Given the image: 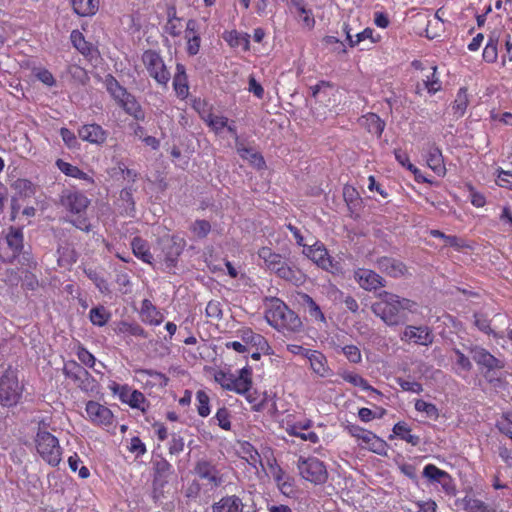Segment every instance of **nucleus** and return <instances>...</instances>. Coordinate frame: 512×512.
Segmentation results:
<instances>
[{
	"mask_svg": "<svg viewBox=\"0 0 512 512\" xmlns=\"http://www.w3.org/2000/svg\"><path fill=\"white\" fill-rule=\"evenodd\" d=\"M371 309L388 326H397L406 322L408 313H417L418 304L411 299L383 291L379 294V301Z\"/></svg>",
	"mask_w": 512,
	"mask_h": 512,
	"instance_id": "1",
	"label": "nucleus"
},
{
	"mask_svg": "<svg viewBox=\"0 0 512 512\" xmlns=\"http://www.w3.org/2000/svg\"><path fill=\"white\" fill-rule=\"evenodd\" d=\"M265 319L271 327L282 333H295L302 328L300 317L277 297L266 298Z\"/></svg>",
	"mask_w": 512,
	"mask_h": 512,
	"instance_id": "2",
	"label": "nucleus"
},
{
	"mask_svg": "<svg viewBox=\"0 0 512 512\" xmlns=\"http://www.w3.org/2000/svg\"><path fill=\"white\" fill-rule=\"evenodd\" d=\"M214 380L224 390L242 395L253 386V369L248 364L233 373L231 370H217L214 373Z\"/></svg>",
	"mask_w": 512,
	"mask_h": 512,
	"instance_id": "3",
	"label": "nucleus"
},
{
	"mask_svg": "<svg viewBox=\"0 0 512 512\" xmlns=\"http://www.w3.org/2000/svg\"><path fill=\"white\" fill-rule=\"evenodd\" d=\"M105 86L110 96L115 100L117 105L121 107L128 115L132 116L138 121L145 119V112L137 101L136 97L127 91L117 79L108 75L105 78Z\"/></svg>",
	"mask_w": 512,
	"mask_h": 512,
	"instance_id": "4",
	"label": "nucleus"
},
{
	"mask_svg": "<svg viewBox=\"0 0 512 512\" xmlns=\"http://www.w3.org/2000/svg\"><path fill=\"white\" fill-rule=\"evenodd\" d=\"M105 86L110 96L115 100L117 105L121 107L128 115L132 116L138 121L145 119V112L137 101L136 97L127 91L117 79L108 75L105 78Z\"/></svg>",
	"mask_w": 512,
	"mask_h": 512,
	"instance_id": "5",
	"label": "nucleus"
},
{
	"mask_svg": "<svg viewBox=\"0 0 512 512\" xmlns=\"http://www.w3.org/2000/svg\"><path fill=\"white\" fill-rule=\"evenodd\" d=\"M89 204L90 200L83 193L74 192L66 196V207L68 209L66 221L79 230L90 231L91 224L87 217Z\"/></svg>",
	"mask_w": 512,
	"mask_h": 512,
	"instance_id": "6",
	"label": "nucleus"
},
{
	"mask_svg": "<svg viewBox=\"0 0 512 512\" xmlns=\"http://www.w3.org/2000/svg\"><path fill=\"white\" fill-rule=\"evenodd\" d=\"M297 470L302 479L314 485L325 484L329 477L326 464L315 456H299Z\"/></svg>",
	"mask_w": 512,
	"mask_h": 512,
	"instance_id": "7",
	"label": "nucleus"
},
{
	"mask_svg": "<svg viewBox=\"0 0 512 512\" xmlns=\"http://www.w3.org/2000/svg\"><path fill=\"white\" fill-rule=\"evenodd\" d=\"M23 392L17 374L7 369L0 378V404L4 407H13L18 404Z\"/></svg>",
	"mask_w": 512,
	"mask_h": 512,
	"instance_id": "8",
	"label": "nucleus"
},
{
	"mask_svg": "<svg viewBox=\"0 0 512 512\" xmlns=\"http://www.w3.org/2000/svg\"><path fill=\"white\" fill-rule=\"evenodd\" d=\"M36 449L48 464L56 466L61 461V447L58 439L47 431L39 430L36 436Z\"/></svg>",
	"mask_w": 512,
	"mask_h": 512,
	"instance_id": "9",
	"label": "nucleus"
},
{
	"mask_svg": "<svg viewBox=\"0 0 512 512\" xmlns=\"http://www.w3.org/2000/svg\"><path fill=\"white\" fill-rule=\"evenodd\" d=\"M142 62L151 78L159 85L167 86L171 75L159 52L148 49L142 54Z\"/></svg>",
	"mask_w": 512,
	"mask_h": 512,
	"instance_id": "10",
	"label": "nucleus"
},
{
	"mask_svg": "<svg viewBox=\"0 0 512 512\" xmlns=\"http://www.w3.org/2000/svg\"><path fill=\"white\" fill-rule=\"evenodd\" d=\"M86 420L92 425L109 431L114 428L115 416L110 408L98 401L89 400L85 405Z\"/></svg>",
	"mask_w": 512,
	"mask_h": 512,
	"instance_id": "11",
	"label": "nucleus"
},
{
	"mask_svg": "<svg viewBox=\"0 0 512 512\" xmlns=\"http://www.w3.org/2000/svg\"><path fill=\"white\" fill-rule=\"evenodd\" d=\"M268 271L296 286L302 285L306 280L304 272L294 262L285 259L283 256Z\"/></svg>",
	"mask_w": 512,
	"mask_h": 512,
	"instance_id": "12",
	"label": "nucleus"
},
{
	"mask_svg": "<svg viewBox=\"0 0 512 512\" xmlns=\"http://www.w3.org/2000/svg\"><path fill=\"white\" fill-rule=\"evenodd\" d=\"M303 253L317 266L326 271L335 273L340 269L339 264L333 261L332 257L328 253V250L320 241H316L312 245L304 246Z\"/></svg>",
	"mask_w": 512,
	"mask_h": 512,
	"instance_id": "13",
	"label": "nucleus"
},
{
	"mask_svg": "<svg viewBox=\"0 0 512 512\" xmlns=\"http://www.w3.org/2000/svg\"><path fill=\"white\" fill-rule=\"evenodd\" d=\"M268 463L270 474L276 482L280 492L286 497L295 496L297 488L294 478L286 473L280 465H278L275 458L272 459V462L269 461Z\"/></svg>",
	"mask_w": 512,
	"mask_h": 512,
	"instance_id": "14",
	"label": "nucleus"
},
{
	"mask_svg": "<svg viewBox=\"0 0 512 512\" xmlns=\"http://www.w3.org/2000/svg\"><path fill=\"white\" fill-rule=\"evenodd\" d=\"M401 340L422 346H429L434 341L432 330L427 326L408 325L404 329Z\"/></svg>",
	"mask_w": 512,
	"mask_h": 512,
	"instance_id": "15",
	"label": "nucleus"
},
{
	"mask_svg": "<svg viewBox=\"0 0 512 512\" xmlns=\"http://www.w3.org/2000/svg\"><path fill=\"white\" fill-rule=\"evenodd\" d=\"M194 107L204 123L216 134L227 126L228 118L214 114L212 106H209L206 102L197 103Z\"/></svg>",
	"mask_w": 512,
	"mask_h": 512,
	"instance_id": "16",
	"label": "nucleus"
},
{
	"mask_svg": "<svg viewBox=\"0 0 512 512\" xmlns=\"http://www.w3.org/2000/svg\"><path fill=\"white\" fill-rule=\"evenodd\" d=\"M195 474L206 481L211 487H218L222 484V476L217 467L208 460L197 461L194 467Z\"/></svg>",
	"mask_w": 512,
	"mask_h": 512,
	"instance_id": "17",
	"label": "nucleus"
},
{
	"mask_svg": "<svg viewBox=\"0 0 512 512\" xmlns=\"http://www.w3.org/2000/svg\"><path fill=\"white\" fill-rule=\"evenodd\" d=\"M354 278L361 288L367 291L377 290L385 286V280L371 269L358 268L354 272Z\"/></svg>",
	"mask_w": 512,
	"mask_h": 512,
	"instance_id": "18",
	"label": "nucleus"
},
{
	"mask_svg": "<svg viewBox=\"0 0 512 512\" xmlns=\"http://www.w3.org/2000/svg\"><path fill=\"white\" fill-rule=\"evenodd\" d=\"M135 376L144 388L165 387L169 381L164 373L151 369H136Z\"/></svg>",
	"mask_w": 512,
	"mask_h": 512,
	"instance_id": "19",
	"label": "nucleus"
},
{
	"mask_svg": "<svg viewBox=\"0 0 512 512\" xmlns=\"http://www.w3.org/2000/svg\"><path fill=\"white\" fill-rule=\"evenodd\" d=\"M377 268L384 274L392 278H400L408 274L406 265L395 258L383 256L376 260Z\"/></svg>",
	"mask_w": 512,
	"mask_h": 512,
	"instance_id": "20",
	"label": "nucleus"
},
{
	"mask_svg": "<svg viewBox=\"0 0 512 512\" xmlns=\"http://www.w3.org/2000/svg\"><path fill=\"white\" fill-rule=\"evenodd\" d=\"M78 135L83 141L91 144L102 145L106 142L108 132L99 124H85L78 130Z\"/></svg>",
	"mask_w": 512,
	"mask_h": 512,
	"instance_id": "21",
	"label": "nucleus"
},
{
	"mask_svg": "<svg viewBox=\"0 0 512 512\" xmlns=\"http://www.w3.org/2000/svg\"><path fill=\"white\" fill-rule=\"evenodd\" d=\"M306 359L309 361L310 369L319 377L327 378L333 374L328 360L322 352L318 350H311V352H308V357Z\"/></svg>",
	"mask_w": 512,
	"mask_h": 512,
	"instance_id": "22",
	"label": "nucleus"
},
{
	"mask_svg": "<svg viewBox=\"0 0 512 512\" xmlns=\"http://www.w3.org/2000/svg\"><path fill=\"white\" fill-rule=\"evenodd\" d=\"M237 336L241 338L246 345L256 347L257 350L262 351L263 353H268V350L270 349L266 338L261 334L255 333L249 327H242L238 329Z\"/></svg>",
	"mask_w": 512,
	"mask_h": 512,
	"instance_id": "23",
	"label": "nucleus"
},
{
	"mask_svg": "<svg viewBox=\"0 0 512 512\" xmlns=\"http://www.w3.org/2000/svg\"><path fill=\"white\" fill-rule=\"evenodd\" d=\"M139 315L142 322L150 326H159L164 320L163 313L149 299L141 302Z\"/></svg>",
	"mask_w": 512,
	"mask_h": 512,
	"instance_id": "24",
	"label": "nucleus"
},
{
	"mask_svg": "<svg viewBox=\"0 0 512 512\" xmlns=\"http://www.w3.org/2000/svg\"><path fill=\"white\" fill-rule=\"evenodd\" d=\"M6 242L12 253L4 261L11 263L23 250L24 236L22 229L11 226L6 235Z\"/></svg>",
	"mask_w": 512,
	"mask_h": 512,
	"instance_id": "25",
	"label": "nucleus"
},
{
	"mask_svg": "<svg viewBox=\"0 0 512 512\" xmlns=\"http://www.w3.org/2000/svg\"><path fill=\"white\" fill-rule=\"evenodd\" d=\"M245 397L246 401L251 405L252 411L262 412L269 404L272 402V406H275V401L272 396H270L267 391L259 392L256 389L249 388V391L245 394H242Z\"/></svg>",
	"mask_w": 512,
	"mask_h": 512,
	"instance_id": "26",
	"label": "nucleus"
},
{
	"mask_svg": "<svg viewBox=\"0 0 512 512\" xmlns=\"http://www.w3.org/2000/svg\"><path fill=\"white\" fill-rule=\"evenodd\" d=\"M423 476L431 482L439 483L448 492L452 487V478L448 472L434 464H427L423 469Z\"/></svg>",
	"mask_w": 512,
	"mask_h": 512,
	"instance_id": "27",
	"label": "nucleus"
},
{
	"mask_svg": "<svg viewBox=\"0 0 512 512\" xmlns=\"http://www.w3.org/2000/svg\"><path fill=\"white\" fill-rule=\"evenodd\" d=\"M426 162L428 167L438 176L446 175V166L444 163V158L442 155V151L436 145H432L426 156Z\"/></svg>",
	"mask_w": 512,
	"mask_h": 512,
	"instance_id": "28",
	"label": "nucleus"
},
{
	"mask_svg": "<svg viewBox=\"0 0 512 512\" xmlns=\"http://www.w3.org/2000/svg\"><path fill=\"white\" fill-rule=\"evenodd\" d=\"M173 88L176 95L184 100L189 95L188 77L186 68L182 63L176 64V72L173 78Z\"/></svg>",
	"mask_w": 512,
	"mask_h": 512,
	"instance_id": "29",
	"label": "nucleus"
},
{
	"mask_svg": "<svg viewBox=\"0 0 512 512\" xmlns=\"http://www.w3.org/2000/svg\"><path fill=\"white\" fill-rule=\"evenodd\" d=\"M358 444L361 448L368 449L379 455L386 453V442L369 430L362 436Z\"/></svg>",
	"mask_w": 512,
	"mask_h": 512,
	"instance_id": "30",
	"label": "nucleus"
},
{
	"mask_svg": "<svg viewBox=\"0 0 512 512\" xmlns=\"http://www.w3.org/2000/svg\"><path fill=\"white\" fill-rule=\"evenodd\" d=\"M244 504L236 495L222 497L212 505V512H243Z\"/></svg>",
	"mask_w": 512,
	"mask_h": 512,
	"instance_id": "31",
	"label": "nucleus"
},
{
	"mask_svg": "<svg viewBox=\"0 0 512 512\" xmlns=\"http://www.w3.org/2000/svg\"><path fill=\"white\" fill-rule=\"evenodd\" d=\"M70 41L73 47L87 59H92L94 55L97 54V49L92 43L86 41L79 30H73L71 32Z\"/></svg>",
	"mask_w": 512,
	"mask_h": 512,
	"instance_id": "32",
	"label": "nucleus"
},
{
	"mask_svg": "<svg viewBox=\"0 0 512 512\" xmlns=\"http://www.w3.org/2000/svg\"><path fill=\"white\" fill-rule=\"evenodd\" d=\"M299 302L305 308L312 320L326 323L324 313L310 295L306 293H299Z\"/></svg>",
	"mask_w": 512,
	"mask_h": 512,
	"instance_id": "33",
	"label": "nucleus"
},
{
	"mask_svg": "<svg viewBox=\"0 0 512 512\" xmlns=\"http://www.w3.org/2000/svg\"><path fill=\"white\" fill-rule=\"evenodd\" d=\"M131 247L135 257L144 263H153L154 258L150 252V246L146 240L142 239L141 237H134L131 242Z\"/></svg>",
	"mask_w": 512,
	"mask_h": 512,
	"instance_id": "34",
	"label": "nucleus"
},
{
	"mask_svg": "<svg viewBox=\"0 0 512 512\" xmlns=\"http://www.w3.org/2000/svg\"><path fill=\"white\" fill-rule=\"evenodd\" d=\"M100 0H71L73 11L81 17H90L97 13Z\"/></svg>",
	"mask_w": 512,
	"mask_h": 512,
	"instance_id": "35",
	"label": "nucleus"
},
{
	"mask_svg": "<svg viewBox=\"0 0 512 512\" xmlns=\"http://www.w3.org/2000/svg\"><path fill=\"white\" fill-rule=\"evenodd\" d=\"M290 9H295V13L303 22L304 26L311 29L315 25V19L313 17L312 11L306 9L304 0H289L288 3Z\"/></svg>",
	"mask_w": 512,
	"mask_h": 512,
	"instance_id": "36",
	"label": "nucleus"
},
{
	"mask_svg": "<svg viewBox=\"0 0 512 512\" xmlns=\"http://www.w3.org/2000/svg\"><path fill=\"white\" fill-rule=\"evenodd\" d=\"M392 431L397 438L411 444L412 446H417L420 444V437L418 435L412 434V429L404 421L397 422L393 426Z\"/></svg>",
	"mask_w": 512,
	"mask_h": 512,
	"instance_id": "37",
	"label": "nucleus"
},
{
	"mask_svg": "<svg viewBox=\"0 0 512 512\" xmlns=\"http://www.w3.org/2000/svg\"><path fill=\"white\" fill-rule=\"evenodd\" d=\"M236 149L242 159L248 160L257 169H263L265 167L263 156L255 152L252 148H248L242 143H237Z\"/></svg>",
	"mask_w": 512,
	"mask_h": 512,
	"instance_id": "38",
	"label": "nucleus"
},
{
	"mask_svg": "<svg viewBox=\"0 0 512 512\" xmlns=\"http://www.w3.org/2000/svg\"><path fill=\"white\" fill-rule=\"evenodd\" d=\"M361 125L367 129L369 133L381 136L385 122L375 113H368L362 117Z\"/></svg>",
	"mask_w": 512,
	"mask_h": 512,
	"instance_id": "39",
	"label": "nucleus"
},
{
	"mask_svg": "<svg viewBox=\"0 0 512 512\" xmlns=\"http://www.w3.org/2000/svg\"><path fill=\"white\" fill-rule=\"evenodd\" d=\"M469 104L468 90L466 87H460L457 91L455 100L452 103V112L456 118L464 116Z\"/></svg>",
	"mask_w": 512,
	"mask_h": 512,
	"instance_id": "40",
	"label": "nucleus"
},
{
	"mask_svg": "<svg viewBox=\"0 0 512 512\" xmlns=\"http://www.w3.org/2000/svg\"><path fill=\"white\" fill-rule=\"evenodd\" d=\"M340 376L344 381L350 383L355 387H360L364 391H370L372 393L380 395V392L376 388L372 387L366 379H364L361 375L355 372L344 371L340 374Z\"/></svg>",
	"mask_w": 512,
	"mask_h": 512,
	"instance_id": "41",
	"label": "nucleus"
},
{
	"mask_svg": "<svg viewBox=\"0 0 512 512\" xmlns=\"http://www.w3.org/2000/svg\"><path fill=\"white\" fill-rule=\"evenodd\" d=\"M116 331L119 334L128 336H135L140 338L148 337V334L145 331V329L136 322L121 321L118 323Z\"/></svg>",
	"mask_w": 512,
	"mask_h": 512,
	"instance_id": "42",
	"label": "nucleus"
},
{
	"mask_svg": "<svg viewBox=\"0 0 512 512\" xmlns=\"http://www.w3.org/2000/svg\"><path fill=\"white\" fill-rule=\"evenodd\" d=\"M222 38L227 42L231 48L240 46V39H244L245 51L250 49V35L248 33H240L237 30L225 31Z\"/></svg>",
	"mask_w": 512,
	"mask_h": 512,
	"instance_id": "43",
	"label": "nucleus"
},
{
	"mask_svg": "<svg viewBox=\"0 0 512 512\" xmlns=\"http://www.w3.org/2000/svg\"><path fill=\"white\" fill-rule=\"evenodd\" d=\"M473 359L478 365L494 369L498 367L499 360L485 349H478L473 354Z\"/></svg>",
	"mask_w": 512,
	"mask_h": 512,
	"instance_id": "44",
	"label": "nucleus"
},
{
	"mask_svg": "<svg viewBox=\"0 0 512 512\" xmlns=\"http://www.w3.org/2000/svg\"><path fill=\"white\" fill-rule=\"evenodd\" d=\"M126 404L133 409L141 410L143 413H145L149 407L148 400L139 390H133L132 393H129V398L126 401Z\"/></svg>",
	"mask_w": 512,
	"mask_h": 512,
	"instance_id": "45",
	"label": "nucleus"
},
{
	"mask_svg": "<svg viewBox=\"0 0 512 512\" xmlns=\"http://www.w3.org/2000/svg\"><path fill=\"white\" fill-rule=\"evenodd\" d=\"M414 407L416 411L425 414L429 419L437 420L439 418V409L433 403L427 402L423 399H417Z\"/></svg>",
	"mask_w": 512,
	"mask_h": 512,
	"instance_id": "46",
	"label": "nucleus"
},
{
	"mask_svg": "<svg viewBox=\"0 0 512 512\" xmlns=\"http://www.w3.org/2000/svg\"><path fill=\"white\" fill-rule=\"evenodd\" d=\"M196 409L199 416L205 418L210 415V398L204 390L196 392Z\"/></svg>",
	"mask_w": 512,
	"mask_h": 512,
	"instance_id": "47",
	"label": "nucleus"
},
{
	"mask_svg": "<svg viewBox=\"0 0 512 512\" xmlns=\"http://www.w3.org/2000/svg\"><path fill=\"white\" fill-rule=\"evenodd\" d=\"M257 255L263 261L266 270H269L271 266L282 257L281 254L273 251L267 246L261 247L257 251Z\"/></svg>",
	"mask_w": 512,
	"mask_h": 512,
	"instance_id": "48",
	"label": "nucleus"
},
{
	"mask_svg": "<svg viewBox=\"0 0 512 512\" xmlns=\"http://www.w3.org/2000/svg\"><path fill=\"white\" fill-rule=\"evenodd\" d=\"M66 176L82 180L85 185L94 186L95 181L92 175L84 172L77 166L66 163Z\"/></svg>",
	"mask_w": 512,
	"mask_h": 512,
	"instance_id": "49",
	"label": "nucleus"
},
{
	"mask_svg": "<svg viewBox=\"0 0 512 512\" xmlns=\"http://www.w3.org/2000/svg\"><path fill=\"white\" fill-rule=\"evenodd\" d=\"M347 39L349 41L350 47H354L366 39H369L372 43H377L380 39V36L378 35L377 38H374V30L367 27L363 31L357 33L355 35V39L348 33Z\"/></svg>",
	"mask_w": 512,
	"mask_h": 512,
	"instance_id": "50",
	"label": "nucleus"
},
{
	"mask_svg": "<svg viewBox=\"0 0 512 512\" xmlns=\"http://www.w3.org/2000/svg\"><path fill=\"white\" fill-rule=\"evenodd\" d=\"M285 431L289 436L300 438L302 441H306L312 444H316L320 441L319 436L314 431H300L294 430L293 427H285Z\"/></svg>",
	"mask_w": 512,
	"mask_h": 512,
	"instance_id": "51",
	"label": "nucleus"
},
{
	"mask_svg": "<svg viewBox=\"0 0 512 512\" xmlns=\"http://www.w3.org/2000/svg\"><path fill=\"white\" fill-rule=\"evenodd\" d=\"M205 316L210 322L222 319L223 311L221 303L216 300L209 301L205 308Z\"/></svg>",
	"mask_w": 512,
	"mask_h": 512,
	"instance_id": "52",
	"label": "nucleus"
},
{
	"mask_svg": "<svg viewBox=\"0 0 512 512\" xmlns=\"http://www.w3.org/2000/svg\"><path fill=\"white\" fill-rule=\"evenodd\" d=\"M172 472V465L164 458L157 460L154 463V482L158 479L167 478Z\"/></svg>",
	"mask_w": 512,
	"mask_h": 512,
	"instance_id": "53",
	"label": "nucleus"
},
{
	"mask_svg": "<svg viewBox=\"0 0 512 512\" xmlns=\"http://www.w3.org/2000/svg\"><path fill=\"white\" fill-rule=\"evenodd\" d=\"M474 325L483 333L487 335H493L497 337V334L493 331L491 328V321L490 319L482 313H474Z\"/></svg>",
	"mask_w": 512,
	"mask_h": 512,
	"instance_id": "54",
	"label": "nucleus"
},
{
	"mask_svg": "<svg viewBox=\"0 0 512 512\" xmlns=\"http://www.w3.org/2000/svg\"><path fill=\"white\" fill-rule=\"evenodd\" d=\"M91 322L97 326H104L109 320V313L103 306L94 307L89 312Z\"/></svg>",
	"mask_w": 512,
	"mask_h": 512,
	"instance_id": "55",
	"label": "nucleus"
},
{
	"mask_svg": "<svg viewBox=\"0 0 512 512\" xmlns=\"http://www.w3.org/2000/svg\"><path fill=\"white\" fill-rule=\"evenodd\" d=\"M214 420H216L217 425L225 430L229 431L231 430V413L228 408L221 407L217 410L215 416L213 417Z\"/></svg>",
	"mask_w": 512,
	"mask_h": 512,
	"instance_id": "56",
	"label": "nucleus"
},
{
	"mask_svg": "<svg viewBox=\"0 0 512 512\" xmlns=\"http://www.w3.org/2000/svg\"><path fill=\"white\" fill-rule=\"evenodd\" d=\"M341 352L346 359L353 364H359L362 361V354L358 346L350 344L341 347Z\"/></svg>",
	"mask_w": 512,
	"mask_h": 512,
	"instance_id": "57",
	"label": "nucleus"
},
{
	"mask_svg": "<svg viewBox=\"0 0 512 512\" xmlns=\"http://www.w3.org/2000/svg\"><path fill=\"white\" fill-rule=\"evenodd\" d=\"M483 59L487 63H494L498 57L497 40L489 39L483 50Z\"/></svg>",
	"mask_w": 512,
	"mask_h": 512,
	"instance_id": "58",
	"label": "nucleus"
},
{
	"mask_svg": "<svg viewBox=\"0 0 512 512\" xmlns=\"http://www.w3.org/2000/svg\"><path fill=\"white\" fill-rule=\"evenodd\" d=\"M496 184L501 187L512 191V172L498 168Z\"/></svg>",
	"mask_w": 512,
	"mask_h": 512,
	"instance_id": "59",
	"label": "nucleus"
},
{
	"mask_svg": "<svg viewBox=\"0 0 512 512\" xmlns=\"http://www.w3.org/2000/svg\"><path fill=\"white\" fill-rule=\"evenodd\" d=\"M446 246L454 248L456 251H462L464 249H472V245H470L464 238L449 235V237H445Z\"/></svg>",
	"mask_w": 512,
	"mask_h": 512,
	"instance_id": "60",
	"label": "nucleus"
},
{
	"mask_svg": "<svg viewBox=\"0 0 512 512\" xmlns=\"http://www.w3.org/2000/svg\"><path fill=\"white\" fill-rule=\"evenodd\" d=\"M243 451L246 454L247 462L256 468L257 464H261V456L258 451L250 443H245Z\"/></svg>",
	"mask_w": 512,
	"mask_h": 512,
	"instance_id": "61",
	"label": "nucleus"
},
{
	"mask_svg": "<svg viewBox=\"0 0 512 512\" xmlns=\"http://www.w3.org/2000/svg\"><path fill=\"white\" fill-rule=\"evenodd\" d=\"M191 230L197 237L204 238L209 234L211 225L207 220H196L192 224Z\"/></svg>",
	"mask_w": 512,
	"mask_h": 512,
	"instance_id": "62",
	"label": "nucleus"
},
{
	"mask_svg": "<svg viewBox=\"0 0 512 512\" xmlns=\"http://www.w3.org/2000/svg\"><path fill=\"white\" fill-rule=\"evenodd\" d=\"M35 77L42 82L44 85L48 87H52L55 85L56 81L53 74L47 70L46 68H37L34 69Z\"/></svg>",
	"mask_w": 512,
	"mask_h": 512,
	"instance_id": "63",
	"label": "nucleus"
},
{
	"mask_svg": "<svg viewBox=\"0 0 512 512\" xmlns=\"http://www.w3.org/2000/svg\"><path fill=\"white\" fill-rule=\"evenodd\" d=\"M468 512H494L493 509L482 500L470 499L466 504Z\"/></svg>",
	"mask_w": 512,
	"mask_h": 512,
	"instance_id": "64",
	"label": "nucleus"
}]
</instances>
